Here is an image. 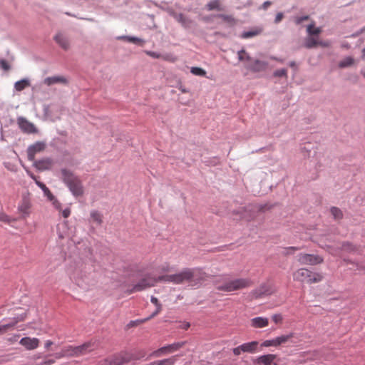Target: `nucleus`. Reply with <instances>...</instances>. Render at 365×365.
I'll return each mask as SVG.
<instances>
[{
    "label": "nucleus",
    "instance_id": "nucleus-35",
    "mask_svg": "<svg viewBox=\"0 0 365 365\" xmlns=\"http://www.w3.org/2000/svg\"><path fill=\"white\" fill-rule=\"evenodd\" d=\"M190 72L195 75L198 76H205L206 71L200 67H191Z\"/></svg>",
    "mask_w": 365,
    "mask_h": 365
},
{
    "label": "nucleus",
    "instance_id": "nucleus-61",
    "mask_svg": "<svg viewBox=\"0 0 365 365\" xmlns=\"http://www.w3.org/2000/svg\"><path fill=\"white\" fill-rule=\"evenodd\" d=\"M33 180L35 181V182H36V181H38V180H37L36 176V177H35V178H34Z\"/></svg>",
    "mask_w": 365,
    "mask_h": 365
},
{
    "label": "nucleus",
    "instance_id": "nucleus-4",
    "mask_svg": "<svg viewBox=\"0 0 365 365\" xmlns=\"http://www.w3.org/2000/svg\"><path fill=\"white\" fill-rule=\"evenodd\" d=\"M252 284V281L248 278H237L227 281L222 284H217V289L231 292L250 287Z\"/></svg>",
    "mask_w": 365,
    "mask_h": 365
},
{
    "label": "nucleus",
    "instance_id": "nucleus-19",
    "mask_svg": "<svg viewBox=\"0 0 365 365\" xmlns=\"http://www.w3.org/2000/svg\"><path fill=\"white\" fill-rule=\"evenodd\" d=\"M54 40L63 49L68 50L69 48L70 43L68 37L65 34L58 33L54 36Z\"/></svg>",
    "mask_w": 365,
    "mask_h": 365
},
{
    "label": "nucleus",
    "instance_id": "nucleus-20",
    "mask_svg": "<svg viewBox=\"0 0 365 365\" xmlns=\"http://www.w3.org/2000/svg\"><path fill=\"white\" fill-rule=\"evenodd\" d=\"M269 324V319L266 317H257L250 320V326L253 328H264Z\"/></svg>",
    "mask_w": 365,
    "mask_h": 365
},
{
    "label": "nucleus",
    "instance_id": "nucleus-59",
    "mask_svg": "<svg viewBox=\"0 0 365 365\" xmlns=\"http://www.w3.org/2000/svg\"><path fill=\"white\" fill-rule=\"evenodd\" d=\"M189 327H190V324H189V323H186V324H185V326H184V327H183V328H184V329H188Z\"/></svg>",
    "mask_w": 365,
    "mask_h": 365
},
{
    "label": "nucleus",
    "instance_id": "nucleus-46",
    "mask_svg": "<svg viewBox=\"0 0 365 365\" xmlns=\"http://www.w3.org/2000/svg\"><path fill=\"white\" fill-rule=\"evenodd\" d=\"M309 19V16H302V17H297L295 20V22L297 24H300L301 23H302L304 21H306Z\"/></svg>",
    "mask_w": 365,
    "mask_h": 365
},
{
    "label": "nucleus",
    "instance_id": "nucleus-33",
    "mask_svg": "<svg viewBox=\"0 0 365 365\" xmlns=\"http://www.w3.org/2000/svg\"><path fill=\"white\" fill-rule=\"evenodd\" d=\"M307 33L310 36L318 35L321 33L322 30L319 27H315L314 24H309L307 29Z\"/></svg>",
    "mask_w": 365,
    "mask_h": 365
},
{
    "label": "nucleus",
    "instance_id": "nucleus-30",
    "mask_svg": "<svg viewBox=\"0 0 365 365\" xmlns=\"http://www.w3.org/2000/svg\"><path fill=\"white\" fill-rule=\"evenodd\" d=\"M354 63V59L351 56H347L339 63V67L341 68L349 67Z\"/></svg>",
    "mask_w": 365,
    "mask_h": 365
},
{
    "label": "nucleus",
    "instance_id": "nucleus-17",
    "mask_svg": "<svg viewBox=\"0 0 365 365\" xmlns=\"http://www.w3.org/2000/svg\"><path fill=\"white\" fill-rule=\"evenodd\" d=\"M34 162V166L38 170L43 171L46 170H50L53 165V160L49 158H43L39 160H35Z\"/></svg>",
    "mask_w": 365,
    "mask_h": 365
},
{
    "label": "nucleus",
    "instance_id": "nucleus-14",
    "mask_svg": "<svg viewBox=\"0 0 365 365\" xmlns=\"http://www.w3.org/2000/svg\"><path fill=\"white\" fill-rule=\"evenodd\" d=\"M17 121L19 128L23 132L26 133H35L37 132L35 125L25 118L20 117Z\"/></svg>",
    "mask_w": 365,
    "mask_h": 365
},
{
    "label": "nucleus",
    "instance_id": "nucleus-10",
    "mask_svg": "<svg viewBox=\"0 0 365 365\" xmlns=\"http://www.w3.org/2000/svg\"><path fill=\"white\" fill-rule=\"evenodd\" d=\"M32 204L28 197H23L18 205V212L21 214V218L26 219L31 212Z\"/></svg>",
    "mask_w": 365,
    "mask_h": 365
},
{
    "label": "nucleus",
    "instance_id": "nucleus-3",
    "mask_svg": "<svg viewBox=\"0 0 365 365\" xmlns=\"http://www.w3.org/2000/svg\"><path fill=\"white\" fill-rule=\"evenodd\" d=\"M94 344L91 342L85 343L83 345L78 346H68L63 347L60 352L55 354L54 356L56 359L79 356L93 351L94 349Z\"/></svg>",
    "mask_w": 365,
    "mask_h": 365
},
{
    "label": "nucleus",
    "instance_id": "nucleus-25",
    "mask_svg": "<svg viewBox=\"0 0 365 365\" xmlns=\"http://www.w3.org/2000/svg\"><path fill=\"white\" fill-rule=\"evenodd\" d=\"M318 45L326 46L327 44L319 41L317 38L312 36H309L304 40V46L307 48H312Z\"/></svg>",
    "mask_w": 365,
    "mask_h": 365
},
{
    "label": "nucleus",
    "instance_id": "nucleus-42",
    "mask_svg": "<svg viewBox=\"0 0 365 365\" xmlns=\"http://www.w3.org/2000/svg\"><path fill=\"white\" fill-rule=\"evenodd\" d=\"M272 319L275 324H282L283 321V317L280 314H275L272 315Z\"/></svg>",
    "mask_w": 365,
    "mask_h": 365
},
{
    "label": "nucleus",
    "instance_id": "nucleus-24",
    "mask_svg": "<svg viewBox=\"0 0 365 365\" xmlns=\"http://www.w3.org/2000/svg\"><path fill=\"white\" fill-rule=\"evenodd\" d=\"M258 347V342L253 341L248 343L242 344V349L243 352L247 353H255L257 351Z\"/></svg>",
    "mask_w": 365,
    "mask_h": 365
},
{
    "label": "nucleus",
    "instance_id": "nucleus-58",
    "mask_svg": "<svg viewBox=\"0 0 365 365\" xmlns=\"http://www.w3.org/2000/svg\"><path fill=\"white\" fill-rule=\"evenodd\" d=\"M26 173L32 179L35 178L36 175H34L31 172L26 170Z\"/></svg>",
    "mask_w": 365,
    "mask_h": 365
},
{
    "label": "nucleus",
    "instance_id": "nucleus-26",
    "mask_svg": "<svg viewBox=\"0 0 365 365\" xmlns=\"http://www.w3.org/2000/svg\"><path fill=\"white\" fill-rule=\"evenodd\" d=\"M91 222L96 223L97 225H101L103 222V215L97 210H92L91 212Z\"/></svg>",
    "mask_w": 365,
    "mask_h": 365
},
{
    "label": "nucleus",
    "instance_id": "nucleus-16",
    "mask_svg": "<svg viewBox=\"0 0 365 365\" xmlns=\"http://www.w3.org/2000/svg\"><path fill=\"white\" fill-rule=\"evenodd\" d=\"M274 292V289L270 284H262L258 289L253 291L252 294L256 298L261 297L262 296L270 295Z\"/></svg>",
    "mask_w": 365,
    "mask_h": 365
},
{
    "label": "nucleus",
    "instance_id": "nucleus-18",
    "mask_svg": "<svg viewBox=\"0 0 365 365\" xmlns=\"http://www.w3.org/2000/svg\"><path fill=\"white\" fill-rule=\"evenodd\" d=\"M39 342V339L37 338L24 337L20 340L19 344L27 350H33L38 346Z\"/></svg>",
    "mask_w": 365,
    "mask_h": 365
},
{
    "label": "nucleus",
    "instance_id": "nucleus-39",
    "mask_svg": "<svg viewBox=\"0 0 365 365\" xmlns=\"http://www.w3.org/2000/svg\"><path fill=\"white\" fill-rule=\"evenodd\" d=\"M259 31H247L242 34V37L244 38H248L257 36L259 34Z\"/></svg>",
    "mask_w": 365,
    "mask_h": 365
},
{
    "label": "nucleus",
    "instance_id": "nucleus-52",
    "mask_svg": "<svg viewBox=\"0 0 365 365\" xmlns=\"http://www.w3.org/2000/svg\"><path fill=\"white\" fill-rule=\"evenodd\" d=\"M271 4H272L271 1H267L264 2V4H262V6L264 9H267Z\"/></svg>",
    "mask_w": 365,
    "mask_h": 365
},
{
    "label": "nucleus",
    "instance_id": "nucleus-32",
    "mask_svg": "<svg viewBox=\"0 0 365 365\" xmlns=\"http://www.w3.org/2000/svg\"><path fill=\"white\" fill-rule=\"evenodd\" d=\"M292 337H293V334L292 333V334H289L287 335H282L280 336L275 338L277 346H279L282 344H285Z\"/></svg>",
    "mask_w": 365,
    "mask_h": 365
},
{
    "label": "nucleus",
    "instance_id": "nucleus-2",
    "mask_svg": "<svg viewBox=\"0 0 365 365\" xmlns=\"http://www.w3.org/2000/svg\"><path fill=\"white\" fill-rule=\"evenodd\" d=\"M61 180L68 187L72 194L76 196H81L83 194V187L79 178L70 170L63 168L61 170Z\"/></svg>",
    "mask_w": 365,
    "mask_h": 365
},
{
    "label": "nucleus",
    "instance_id": "nucleus-45",
    "mask_svg": "<svg viewBox=\"0 0 365 365\" xmlns=\"http://www.w3.org/2000/svg\"><path fill=\"white\" fill-rule=\"evenodd\" d=\"M220 18H222L225 21H227L228 23L232 24L234 23V19L231 16H226V15H220Z\"/></svg>",
    "mask_w": 365,
    "mask_h": 365
},
{
    "label": "nucleus",
    "instance_id": "nucleus-36",
    "mask_svg": "<svg viewBox=\"0 0 365 365\" xmlns=\"http://www.w3.org/2000/svg\"><path fill=\"white\" fill-rule=\"evenodd\" d=\"M238 58L241 61L246 60L248 63L252 61V58L243 49L238 52Z\"/></svg>",
    "mask_w": 365,
    "mask_h": 365
},
{
    "label": "nucleus",
    "instance_id": "nucleus-41",
    "mask_svg": "<svg viewBox=\"0 0 365 365\" xmlns=\"http://www.w3.org/2000/svg\"><path fill=\"white\" fill-rule=\"evenodd\" d=\"M287 69L282 68L277 70L274 72V76L276 77H287Z\"/></svg>",
    "mask_w": 365,
    "mask_h": 365
},
{
    "label": "nucleus",
    "instance_id": "nucleus-29",
    "mask_svg": "<svg viewBox=\"0 0 365 365\" xmlns=\"http://www.w3.org/2000/svg\"><path fill=\"white\" fill-rule=\"evenodd\" d=\"M36 185L43 190L45 195H46L48 197L49 200H54L53 195L51 193L50 190L46 187V185L44 183H43L40 181H36Z\"/></svg>",
    "mask_w": 365,
    "mask_h": 365
},
{
    "label": "nucleus",
    "instance_id": "nucleus-34",
    "mask_svg": "<svg viewBox=\"0 0 365 365\" xmlns=\"http://www.w3.org/2000/svg\"><path fill=\"white\" fill-rule=\"evenodd\" d=\"M330 212L333 215L334 218L336 220H340L343 217V213L341 210L338 207H332L330 209Z\"/></svg>",
    "mask_w": 365,
    "mask_h": 365
},
{
    "label": "nucleus",
    "instance_id": "nucleus-12",
    "mask_svg": "<svg viewBox=\"0 0 365 365\" xmlns=\"http://www.w3.org/2000/svg\"><path fill=\"white\" fill-rule=\"evenodd\" d=\"M46 148V143L43 142H36L30 145L27 150V157L29 161H34L36 153L42 152Z\"/></svg>",
    "mask_w": 365,
    "mask_h": 365
},
{
    "label": "nucleus",
    "instance_id": "nucleus-7",
    "mask_svg": "<svg viewBox=\"0 0 365 365\" xmlns=\"http://www.w3.org/2000/svg\"><path fill=\"white\" fill-rule=\"evenodd\" d=\"M159 280V277L155 279L150 275L145 276L138 283L135 284L128 292L130 294L136 292L143 291L147 288L154 286Z\"/></svg>",
    "mask_w": 365,
    "mask_h": 365
},
{
    "label": "nucleus",
    "instance_id": "nucleus-64",
    "mask_svg": "<svg viewBox=\"0 0 365 365\" xmlns=\"http://www.w3.org/2000/svg\"><path fill=\"white\" fill-rule=\"evenodd\" d=\"M330 252L331 253V255H334V254H335L334 252H331V251H330Z\"/></svg>",
    "mask_w": 365,
    "mask_h": 365
},
{
    "label": "nucleus",
    "instance_id": "nucleus-21",
    "mask_svg": "<svg viewBox=\"0 0 365 365\" xmlns=\"http://www.w3.org/2000/svg\"><path fill=\"white\" fill-rule=\"evenodd\" d=\"M173 16L185 28H188L192 24V20L182 13H174Z\"/></svg>",
    "mask_w": 365,
    "mask_h": 365
},
{
    "label": "nucleus",
    "instance_id": "nucleus-9",
    "mask_svg": "<svg viewBox=\"0 0 365 365\" xmlns=\"http://www.w3.org/2000/svg\"><path fill=\"white\" fill-rule=\"evenodd\" d=\"M134 359L133 354L130 353H120L115 356L110 361L106 360V365H123Z\"/></svg>",
    "mask_w": 365,
    "mask_h": 365
},
{
    "label": "nucleus",
    "instance_id": "nucleus-56",
    "mask_svg": "<svg viewBox=\"0 0 365 365\" xmlns=\"http://www.w3.org/2000/svg\"><path fill=\"white\" fill-rule=\"evenodd\" d=\"M52 344H53V342L50 340H48L45 343V347L48 349Z\"/></svg>",
    "mask_w": 365,
    "mask_h": 365
},
{
    "label": "nucleus",
    "instance_id": "nucleus-6",
    "mask_svg": "<svg viewBox=\"0 0 365 365\" xmlns=\"http://www.w3.org/2000/svg\"><path fill=\"white\" fill-rule=\"evenodd\" d=\"M89 273L86 270L83 265L78 266L70 273V278L79 287H82L86 279H88Z\"/></svg>",
    "mask_w": 365,
    "mask_h": 365
},
{
    "label": "nucleus",
    "instance_id": "nucleus-54",
    "mask_svg": "<svg viewBox=\"0 0 365 365\" xmlns=\"http://www.w3.org/2000/svg\"><path fill=\"white\" fill-rule=\"evenodd\" d=\"M54 363V361L53 360H48V361H46L44 362H43L41 364V365H51Z\"/></svg>",
    "mask_w": 365,
    "mask_h": 365
},
{
    "label": "nucleus",
    "instance_id": "nucleus-23",
    "mask_svg": "<svg viewBox=\"0 0 365 365\" xmlns=\"http://www.w3.org/2000/svg\"><path fill=\"white\" fill-rule=\"evenodd\" d=\"M150 301L153 304H154L156 306V310L150 317L141 320L140 322H146L147 321L153 318L161 312L162 305L159 302L158 299L155 297H152Z\"/></svg>",
    "mask_w": 365,
    "mask_h": 365
},
{
    "label": "nucleus",
    "instance_id": "nucleus-47",
    "mask_svg": "<svg viewBox=\"0 0 365 365\" xmlns=\"http://www.w3.org/2000/svg\"><path fill=\"white\" fill-rule=\"evenodd\" d=\"M242 345L233 349V354L236 356L241 354L242 351Z\"/></svg>",
    "mask_w": 365,
    "mask_h": 365
},
{
    "label": "nucleus",
    "instance_id": "nucleus-53",
    "mask_svg": "<svg viewBox=\"0 0 365 365\" xmlns=\"http://www.w3.org/2000/svg\"><path fill=\"white\" fill-rule=\"evenodd\" d=\"M142 319H139V320H136V321H132L130 322V324L131 326H134V325H138V324H142L143 322H140Z\"/></svg>",
    "mask_w": 365,
    "mask_h": 365
},
{
    "label": "nucleus",
    "instance_id": "nucleus-28",
    "mask_svg": "<svg viewBox=\"0 0 365 365\" xmlns=\"http://www.w3.org/2000/svg\"><path fill=\"white\" fill-rule=\"evenodd\" d=\"M29 86H30V82L28 79H22L14 84V88L17 91H21Z\"/></svg>",
    "mask_w": 365,
    "mask_h": 365
},
{
    "label": "nucleus",
    "instance_id": "nucleus-51",
    "mask_svg": "<svg viewBox=\"0 0 365 365\" xmlns=\"http://www.w3.org/2000/svg\"><path fill=\"white\" fill-rule=\"evenodd\" d=\"M53 202V205H54V207L58 209V210H60L61 209V203L54 197V200H51Z\"/></svg>",
    "mask_w": 365,
    "mask_h": 365
},
{
    "label": "nucleus",
    "instance_id": "nucleus-48",
    "mask_svg": "<svg viewBox=\"0 0 365 365\" xmlns=\"http://www.w3.org/2000/svg\"><path fill=\"white\" fill-rule=\"evenodd\" d=\"M147 54L153 58H159L161 57V55L160 53L153 52V51H147Z\"/></svg>",
    "mask_w": 365,
    "mask_h": 365
},
{
    "label": "nucleus",
    "instance_id": "nucleus-11",
    "mask_svg": "<svg viewBox=\"0 0 365 365\" xmlns=\"http://www.w3.org/2000/svg\"><path fill=\"white\" fill-rule=\"evenodd\" d=\"M184 344H185V342H177V343H174L173 344L163 346V347L160 348L159 349L155 351L153 353V355L154 356L158 357L164 354H170V353L175 352V351L179 350L180 348H182L184 346Z\"/></svg>",
    "mask_w": 365,
    "mask_h": 365
},
{
    "label": "nucleus",
    "instance_id": "nucleus-57",
    "mask_svg": "<svg viewBox=\"0 0 365 365\" xmlns=\"http://www.w3.org/2000/svg\"><path fill=\"white\" fill-rule=\"evenodd\" d=\"M179 90H180L182 93H187V92H188V91H187V89H185V88L182 87V86H180V87L179 88Z\"/></svg>",
    "mask_w": 365,
    "mask_h": 365
},
{
    "label": "nucleus",
    "instance_id": "nucleus-40",
    "mask_svg": "<svg viewBox=\"0 0 365 365\" xmlns=\"http://www.w3.org/2000/svg\"><path fill=\"white\" fill-rule=\"evenodd\" d=\"M277 346L276 339H273L271 340H265L262 342V346L268 347V346Z\"/></svg>",
    "mask_w": 365,
    "mask_h": 365
},
{
    "label": "nucleus",
    "instance_id": "nucleus-1",
    "mask_svg": "<svg viewBox=\"0 0 365 365\" xmlns=\"http://www.w3.org/2000/svg\"><path fill=\"white\" fill-rule=\"evenodd\" d=\"M207 277L201 268H185L178 273L159 277V280L175 284L187 283L189 286L198 287L207 280Z\"/></svg>",
    "mask_w": 365,
    "mask_h": 365
},
{
    "label": "nucleus",
    "instance_id": "nucleus-38",
    "mask_svg": "<svg viewBox=\"0 0 365 365\" xmlns=\"http://www.w3.org/2000/svg\"><path fill=\"white\" fill-rule=\"evenodd\" d=\"M0 221L9 224L11 222L15 221V220L11 219L8 215H6L4 212H0Z\"/></svg>",
    "mask_w": 365,
    "mask_h": 365
},
{
    "label": "nucleus",
    "instance_id": "nucleus-37",
    "mask_svg": "<svg viewBox=\"0 0 365 365\" xmlns=\"http://www.w3.org/2000/svg\"><path fill=\"white\" fill-rule=\"evenodd\" d=\"M118 38L126 39L128 41H129L130 43H134L142 44L144 42L142 39L136 38V37L122 36V37H119Z\"/></svg>",
    "mask_w": 365,
    "mask_h": 365
},
{
    "label": "nucleus",
    "instance_id": "nucleus-31",
    "mask_svg": "<svg viewBox=\"0 0 365 365\" xmlns=\"http://www.w3.org/2000/svg\"><path fill=\"white\" fill-rule=\"evenodd\" d=\"M206 6L208 11H212L214 9H216L217 11L222 10V8H221L220 6V2L219 0L211 1L207 4Z\"/></svg>",
    "mask_w": 365,
    "mask_h": 365
},
{
    "label": "nucleus",
    "instance_id": "nucleus-43",
    "mask_svg": "<svg viewBox=\"0 0 365 365\" xmlns=\"http://www.w3.org/2000/svg\"><path fill=\"white\" fill-rule=\"evenodd\" d=\"M160 270L164 272H169L172 270L171 266L168 263L162 264L160 267Z\"/></svg>",
    "mask_w": 365,
    "mask_h": 365
},
{
    "label": "nucleus",
    "instance_id": "nucleus-27",
    "mask_svg": "<svg viewBox=\"0 0 365 365\" xmlns=\"http://www.w3.org/2000/svg\"><path fill=\"white\" fill-rule=\"evenodd\" d=\"M24 317L14 319V321L9 324L0 325V334L5 333L9 329L14 327L19 322L23 321Z\"/></svg>",
    "mask_w": 365,
    "mask_h": 365
},
{
    "label": "nucleus",
    "instance_id": "nucleus-15",
    "mask_svg": "<svg viewBox=\"0 0 365 365\" xmlns=\"http://www.w3.org/2000/svg\"><path fill=\"white\" fill-rule=\"evenodd\" d=\"M267 63L259 60H253L250 61L247 65L246 68L254 72H259L264 71L267 67Z\"/></svg>",
    "mask_w": 365,
    "mask_h": 365
},
{
    "label": "nucleus",
    "instance_id": "nucleus-63",
    "mask_svg": "<svg viewBox=\"0 0 365 365\" xmlns=\"http://www.w3.org/2000/svg\"><path fill=\"white\" fill-rule=\"evenodd\" d=\"M320 246H321L322 247H324V246L322 244H320Z\"/></svg>",
    "mask_w": 365,
    "mask_h": 365
},
{
    "label": "nucleus",
    "instance_id": "nucleus-13",
    "mask_svg": "<svg viewBox=\"0 0 365 365\" xmlns=\"http://www.w3.org/2000/svg\"><path fill=\"white\" fill-rule=\"evenodd\" d=\"M277 359V356L273 354L262 355L257 357L255 361V365H277L274 361Z\"/></svg>",
    "mask_w": 365,
    "mask_h": 365
},
{
    "label": "nucleus",
    "instance_id": "nucleus-5",
    "mask_svg": "<svg viewBox=\"0 0 365 365\" xmlns=\"http://www.w3.org/2000/svg\"><path fill=\"white\" fill-rule=\"evenodd\" d=\"M294 281L306 282L307 284L317 283L322 280L323 276L320 273L313 272L305 268H299L293 272Z\"/></svg>",
    "mask_w": 365,
    "mask_h": 365
},
{
    "label": "nucleus",
    "instance_id": "nucleus-62",
    "mask_svg": "<svg viewBox=\"0 0 365 365\" xmlns=\"http://www.w3.org/2000/svg\"><path fill=\"white\" fill-rule=\"evenodd\" d=\"M290 249L294 250H298L297 247H290Z\"/></svg>",
    "mask_w": 365,
    "mask_h": 365
},
{
    "label": "nucleus",
    "instance_id": "nucleus-60",
    "mask_svg": "<svg viewBox=\"0 0 365 365\" xmlns=\"http://www.w3.org/2000/svg\"><path fill=\"white\" fill-rule=\"evenodd\" d=\"M295 63L294 62L290 63V66L293 67L294 66Z\"/></svg>",
    "mask_w": 365,
    "mask_h": 365
},
{
    "label": "nucleus",
    "instance_id": "nucleus-55",
    "mask_svg": "<svg viewBox=\"0 0 365 365\" xmlns=\"http://www.w3.org/2000/svg\"><path fill=\"white\" fill-rule=\"evenodd\" d=\"M350 246H351V245H350L349 244H348V243H347V244L344 243V244L342 245L341 248H342L343 250H350V247H349Z\"/></svg>",
    "mask_w": 365,
    "mask_h": 365
},
{
    "label": "nucleus",
    "instance_id": "nucleus-49",
    "mask_svg": "<svg viewBox=\"0 0 365 365\" xmlns=\"http://www.w3.org/2000/svg\"><path fill=\"white\" fill-rule=\"evenodd\" d=\"M71 214V210L69 208H66L65 210H63L62 211V216L64 217V218H67L69 217Z\"/></svg>",
    "mask_w": 365,
    "mask_h": 365
},
{
    "label": "nucleus",
    "instance_id": "nucleus-8",
    "mask_svg": "<svg viewBox=\"0 0 365 365\" xmlns=\"http://www.w3.org/2000/svg\"><path fill=\"white\" fill-rule=\"evenodd\" d=\"M297 260L301 264L316 265L322 263L324 259L317 255L300 254L297 256Z\"/></svg>",
    "mask_w": 365,
    "mask_h": 365
},
{
    "label": "nucleus",
    "instance_id": "nucleus-44",
    "mask_svg": "<svg viewBox=\"0 0 365 365\" xmlns=\"http://www.w3.org/2000/svg\"><path fill=\"white\" fill-rule=\"evenodd\" d=\"M0 66L4 71H9L10 69L9 64L4 59L0 60Z\"/></svg>",
    "mask_w": 365,
    "mask_h": 365
},
{
    "label": "nucleus",
    "instance_id": "nucleus-50",
    "mask_svg": "<svg viewBox=\"0 0 365 365\" xmlns=\"http://www.w3.org/2000/svg\"><path fill=\"white\" fill-rule=\"evenodd\" d=\"M282 19H283V14L278 13L275 17L274 22L276 24H278L279 22H280L282 21Z\"/></svg>",
    "mask_w": 365,
    "mask_h": 365
},
{
    "label": "nucleus",
    "instance_id": "nucleus-22",
    "mask_svg": "<svg viewBox=\"0 0 365 365\" xmlns=\"http://www.w3.org/2000/svg\"><path fill=\"white\" fill-rule=\"evenodd\" d=\"M43 83L48 86H50L53 84L56 83H62V84H66L67 80L63 77L61 76H51L46 78L43 80Z\"/></svg>",
    "mask_w": 365,
    "mask_h": 365
}]
</instances>
